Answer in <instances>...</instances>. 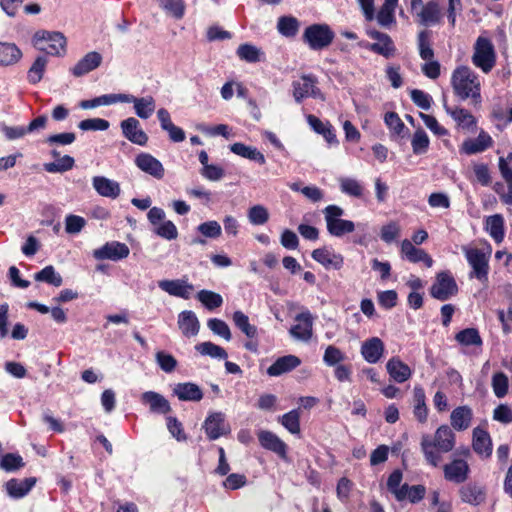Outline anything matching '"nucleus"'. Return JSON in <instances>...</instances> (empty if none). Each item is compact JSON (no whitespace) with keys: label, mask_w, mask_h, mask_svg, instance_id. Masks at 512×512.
Instances as JSON below:
<instances>
[{"label":"nucleus","mask_w":512,"mask_h":512,"mask_svg":"<svg viewBox=\"0 0 512 512\" xmlns=\"http://www.w3.org/2000/svg\"><path fill=\"white\" fill-rule=\"evenodd\" d=\"M421 451L426 462L437 467L441 462V453H448L455 446V433L448 425H441L437 428L434 436L424 434L421 437Z\"/></svg>","instance_id":"nucleus-1"},{"label":"nucleus","mask_w":512,"mask_h":512,"mask_svg":"<svg viewBox=\"0 0 512 512\" xmlns=\"http://www.w3.org/2000/svg\"><path fill=\"white\" fill-rule=\"evenodd\" d=\"M451 84L454 93L461 100L471 99L474 104L481 102V84L478 75L467 66L453 71Z\"/></svg>","instance_id":"nucleus-2"},{"label":"nucleus","mask_w":512,"mask_h":512,"mask_svg":"<svg viewBox=\"0 0 512 512\" xmlns=\"http://www.w3.org/2000/svg\"><path fill=\"white\" fill-rule=\"evenodd\" d=\"M462 252L469 264L471 271L469 272L470 279H477L484 286L488 283L489 275V261L491 257V246L487 245L485 248H478L472 246H462Z\"/></svg>","instance_id":"nucleus-3"},{"label":"nucleus","mask_w":512,"mask_h":512,"mask_svg":"<svg viewBox=\"0 0 512 512\" xmlns=\"http://www.w3.org/2000/svg\"><path fill=\"white\" fill-rule=\"evenodd\" d=\"M335 37L328 24L317 23L305 28L302 39L311 50H323L331 45Z\"/></svg>","instance_id":"nucleus-4"},{"label":"nucleus","mask_w":512,"mask_h":512,"mask_svg":"<svg viewBox=\"0 0 512 512\" xmlns=\"http://www.w3.org/2000/svg\"><path fill=\"white\" fill-rule=\"evenodd\" d=\"M66 38L60 32H37L33 37L35 48L51 56H62L66 53Z\"/></svg>","instance_id":"nucleus-5"},{"label":"nucleus","mask_w":512,"mask_h":512,"mask_svg":"<svg viewBox=\"0 0 512 512\" xmlns=\"http://www.w3.org/2000/svg\"><path fill=\"white\" fill-rule=\"evenodd\" d=\"M472 63L484 73H489L496 63V54L492 42L486 37H478L474 45Z\"/></svg>","instance_id":"nucleus-6"},{"label":"nucleus","mask_w":512,"mask_h":512,"mask_svg":"<svg viewBox=\"0 0 512 512\" xmlns=\"http://www.w3.org/2000/svg\"><path fill=\"white\" fill-rule=\"evenodd\" d=\"M411 10L417 16L418 22L423 26H432L441 22V9L434 0L426 4L422 0H411Z\"/></svg>","instance_id":"nucleus-7"},{"label":"nucleus","mask_w":512,"mask_h":512,"mask_svg":"<svg viewBox=\"0 0 512 512\" xmlns=\"http://www.w3.org/2000/svg\"><path fill=\"white\" fill-rule=\"evenodd\" d=\"M458 293V285L449 271H443L436 275L430 288V295L440 301H446Z\"/></svg>","instance_id":"nucleus-8"},{"label":"nucleus","mask_w":512,"mask_h":512,"mask_svg":"<svg viewBox=\"0 0 512 512\" xmlns=\"http://www.w3.org/2000/svg\"><path fill=\"white\" fill-rule=\"evenodd\" d=\"M366 33L370 38L376 40L377 42L362 44L364 48L385 58L394 56L396 48L392 38L388 34L375 29H368Z\"/></svg>","instance_id":"nucleus-9"},{"label":"nucleus","mask_w":512,"mask_h":512,"mask_svg":"<svg viewBox=\"0 0 512 512\" xmlns=\"http://www.w3.org/2000/svg\"><path fill=\"white\" fill-rule=\"evenodd\" d=\"M293 97L297 103H300L306 97L324 100V95L317 87V79L312 75H303L299 81H294Z\"/></svg>","instance_id":"nucleus-10"},{"label":"nucleus","mask_w":512,"mask_h":512,"mask_svg":"<svg viewBox=\"0 0 512 512\" xmlns=\"http://www.w3.org/2000/svg\"><path fill=\"white\" fill-rule=\"evenodd\" d=\"M203 429L209 440H216L230 432L222 412H210L203 423Z\"/></svg>","instance_id":"nucleus-11"},{"label":"nucleus","mask_w":512,"mask_h":512,"mask_svg":"<svg viewBox=\"0 0 512 512\" xmlns=\"http://www.w3.org/2000/svg\"><path fill=\"white\" fill-rule=\"evenodd\" d=\"M130 253L129 247L125 243L118 241L107 242L102 247L93 251V257L97 260L109 259L118 261L128 257Z\"/></svg>","instance_id":"nucleus-12"},{"label":"nucleus","mask_w":512,"mask_h":512,"mask_svg":"<svg viewBox=\"0 0 512 512\" xmlns=\"http://www.w3.org/2000/svg\"><path fill=\"white\" fill-rule=\"evenodd\" d=\"M120 127L124 137L131 143L145 146L148 142V135L141 128L140 122L134 118L129 117L120 123Z\"/></svg>","instance_id":"nucleus-13"},{"label":"nucleus","mask_w":512,"mask_h":512,"mask_svg":"<svg viewBox=\"0 0 512 512\" xmlns=\"http://www.w3.org/2000/svg\"><path fill=\"white\" fill-rule=\"evenodd\" d=\"M135 165L144 173L155 179H162L165 175L163 164L149 153L142 152L135 157Z\"/></svg>","instance_id":"nucleus-14"},{"label":"nucleus","mask_w":512,"mask_h":512,"mask_svg":"<svg viewBox=\"0 0 512 512\" xmlns=\"http://www.w3.org/2000/svg\"><path fill=\"white\" fill-rule=\"evenodd\" d=\"M458 493L463 503L472 506H478L482 504L486 499L485 487L476 482H469L465 485H462L459 488Z\"/></svg>","instance_id":"nucleus-15"},{"label":"nucleus","mask_w":512,"mask_h":512,"mask_svg":"<svg viewBox=\"0 0 512 512\" xmlns=\"http://www.w3.org/2000/svg\"><path fill=\"white\" fill-rule=\"evenodd\" d=\"M158 286L169 295L183 299H189L194 291V286L185 279L161 280Z\"/></svg>","instance_id":"nucleus-16"},{"label":"nucleus","mask_w":512,"mask_h":512,"mask_svg":"<svg viewBox=\"0 0 512 512\" xmlns=\"http://www.w3.org/2000/svg\"><path fill=\"white\" fill-rule=\"evenodd\" d=\"M446 480L454 483H464L470 472L468 463L463 459H454L443 467Z\"/></svg>","instance_id":"nucleus-17"},{"label":"nucleus","mask_w":512,"mask_h":512,"mask_svg":"<svg viewBox=\"0 0 512 512\" xmlns=\"http://www.w3.org/2000/svg\"><path fill=\"white\" fill-rule=\"evenodd\" d=\"M257 435L263 448L276 453L282 459H286L287 445L276 434L267 430H260Z\"/></svg>","instance_id":"nucleus-18"},{"label":"nucleus","mask_w":512,"mask_h":512,"mask_svg":"<svg viewBox=\"0 0 512 512\" xmlns=\"http://www.w3.org/2000/svg\"><path fill=\"white\" fill-rule=\"evenodd\" d=\"M385 351L384 342L378 337L365 340L361 345V355L370 364L379 362Z\"/></svg>","instance_id":"nucleus-19"},{"label":"nucleus","mask_w":512,"mask_h":512,"mask_svg":"<svg viewBox=\"0 0 512 512\" xmlns=\"http://www.w3.org/2000/svg\"><path fill=\"white\" fill-rule=\"evenodd\" d=\"M103 57L96 51H91L82 57L71 69L70 72L75 77H81L98 68L102 63Z\"/></svg>","instance_id":"nucleus-20"},{"label":"nucleus","mask_w":512,"mask_h":512,"mask_svg":"<svg viewBox=\"0 0 512 512\" xmlns=\"http://www.w3.org/2000/svg\"><path fill=\"white\" fill-rule=\"evenodd\" d=\"M296 321L299 323L291 327V336L297 340L309 341L312 337L313 326L311 314L309 312L300 313L296 316Z\"/></svg>","instance_id":"nucleus-21"},{"label":"nucleus","mask_w":512,"mask_h":512,"mask_svg":"<svg viewBox=\"0 0 512 512\" xmlns=\"http://www.w3.org/2000/svg\"><path fill=\"white\" fill-rule=\"evenodd\" d=\"M312 258L325 268H333L335 270L341 269L344 264L343 256L328 248L315 249L312 252Z\"/></svg>","instance_id":"nucleus-22"},{"label":"nucleus","mask_w":512,"mask_h":512,"mask_svg":"<svg viewBox=\"0 0 512 512\" xmlns=\"http://www.w3.org/2000/svg\"><path fill=\"white\" fill-rule=\"evenodd\" d=\"M386 370L390 378L397 383H403L412 376L411 368L397 356L387 361Z\"/></svg>","instance_id":"nucleus-23"},{"label":"nucleus","mask_w":512,"mask_h":512,"mask_svg":"<svg viewBox=\"0 0 512 512\" xmlns=\"http://www.w3.org/2000/svg\"><path fill=\"white\" fill-rule=\"evenodd\" d=\"M493 139L485 131H481L475 139H468L463 142L461 152L467 155H473L484 152L492 147Z\"/></svg>","instance_id":"nucleus-24"},{"label":"nucleus","mask_w":512,"mask_h":512,"mask_svg":"<svg viewBox=\"0 0 512 512\" xmlns=\"http://www.w3.org/2000/svg\"><path fill=\"white\" fill-rule=\"evenodd\" d=\"M92 185L99 195L111 199H116L121 192L120 185L117 181L104 176L93 177Z\"/></svg>","instance_id":"nucleus-25"},{"label":"nucleus","mask_w":512,"mask_h":512,"mask_svg":"<svg viewBox=\"0 0 512 512\" xmlns=\"http://www.w3.org/2000/svg\"><path fill=\"white\" fill-rule=\"evenodd\" d=\"M143 404L148 405L152 413L167 414L171 411L169 401L161 394L154 391H147L141 395Z\"/></svg>","instance_id":"nucleus-26"},{"label":"nucleus","mask_w":512,"mask_h":512,"mask_svg":"<svg viewBox=\"0 0 512 512\" xmlns=\"http://www.w3.org/2000/svg\"><path fill=\"white\" fill-rule=\"evenodd\" d=\"M401 254L412 263L423 262L427 267L433 265V259L423 250L416 248L411 241L405 239L401 243Z\"/></svg>","instance_id":"nucleus-27"},{"label":"nucleus","mask_w":512,"mask_h":512,"mask_svg":"<svg viewBox=\"0 0 512 512\" xmlns=\"http://www.w3.org/2000/svg\"><path fill=\"white\" fill-rule=\"evenodd\" d=\"M472 447L478 455L489 457L492 454V441L489 433L480 427L474 428Z\"/></svg>","instance_id":"nucleus-28"},{"label":"nucleus","mask_w":512,"mask_h":512,"mask_svg":"<svg viewBox=\"0 0 512 512\" xmlns=\"http://www.w3.org/2000/svg\"><path fill=\"white\" fill-rule=\"evenodd\" d=\"M173 393L180 401L199 402L203 398L201 388L192 382L176 384Z\"/></svg>","instance_id":"nucleus-29"},{"label":"nucleus","mask_w":512,"mask_h":512,"mask_svg":"<svg viewBox=\"0 0 512 512\" xmlns=\"http://www.w3.org/2000/svg\"><path fill=\"white\" fill-rule=\"evenodd\" d=\"M178 326L186 337L196 336L200 329V323L196 314L191 310L182 311L178 315Z\"/></svg>","instance_id":"nucleus-30"},{"label":"nucleus","mask_w":512,"mask_h":512,"mask_svg":"<svg viewBox=\"0 0 512 512\" xmlns=\"http://www.w3.org/2000/svg\"><path fill=\"white\" fill-rule=\"evenodd\" d=\"M301 364V360L295 355H285L279 357L268 369L269 376H280L290 372Z\"/></svg>","instance_id":"nucleus-31"},{"label":"nucleus","mask_w":512,"mask_h":512,"mask_svg":"<svg viewBox=\"0 0 512 512\" xmlns=\"http://www.w3.org/2000/svg\"><path fill=\"white\" fill-rule=\"evenodd\" d=\"M473 411L469 406H459L450 415L451 426L457 431H464L471 425Z\"/></svg>","instance_id":"nucleus-32"},{"label":"nucleus","mask_w":512,"mask_h":512,"mask_svg":"<svg viewBox=\"0 0 512 512\" xmlns=\"http://www.w3.org/2000/svg\"><path fill=\"white\" fill-rule=\"evenodd\" d=\"M36 483V478L30 477L22 480L10 479L5 484L8 495L12 498H22L29 493Z\"/></svg>","instance_id":"nucleus-33"},{"label":"nucleus","mask_w":512,"mask_h":512,"mask_svg":"<svg viewBox=\"0 0 512 512\" xmlns=\"http://www.w3.org/2000/svg\"><path fill=\"white\" fill-rule=\"evenodd\" d=\"M485 230L495 242H502L505 236L503 216L501 214H494L486 217Z\"/></svg>","instance_id":"nucleus-34"},{"label":"nucleus","mask_w":512,"mask_h":512,"mask_svg":"<svg viewBox=\"0 0 512 512\" xmlns=\"http://www.w3.org/2000/svg\"><path fill=\"white\" fill-rule=\"evenodd\" d=\"M21 57L22 52L15 44L0 42V66L14 65Z\"/></svg>","instance_id":"nucleus-35"},{"label":"nucleus","mask_w":512,"mask_h":512,"mask_svg":"<svg viewBox=\"0 0 512 512\" xmlns=\"http://www.w3.org/2000/svg\"><path fill=\"white\" fill-rule=\"evenodd\" d=\"M230 150L234 154L241 156L243 158L256 161L260 164L265 163L264 155L254 147L247 146L240 142H236L230 146Z\"/></svg>","instance_id":"nucleus-36"},{"label":"nucleus","mask_w":512,"mask_h":512,"mask_svg":"<svg viewBox=\"0 0 512 512\" xmlns=\"http://www.w3.org/2000/svg\"><path fill=\"white\" fill-rule=\"evenodd\" d=\"M133 105L136 115L141 119H148L156 108L155 100L152 96L135 97Z\"/></svg>","instance_id":"nucleus-37"},{"label":"nucleus","mask_w":512,"mask_h":512,"mask_svg":"<svg viewBox=\"0 0 512 512\" xmlns=\"http://www.w3.org/2000/svg\"><path fill=\"white\" fill-rule=\"evenodd\" d=\"M300 22L293 16H281L277 21L278 32L287 37H295L299 31Z\"/></svg>","instance_id":"nucleus-38"},{"label":"nucleus","mask_w":512,"mask_h":512,"mask_svg":"<svg viewBox=\"0 0 512 512\" xmlns=\"http://www.w3.org/2000/svg\"><path fill=\"white\" fill-rule=\"evenodd\" d=\"M446 112L458 123L459 126L465 129H471L476 125L474 116L466 109L463 108H449L445 105Z\"/></svg>","instance_id":"nucleus-39"},{"label":"nucleus","mask_w":512,"mask_h":512,"mask_svg":"<svg viewBox=\"0 0 512 512\" xmlns=\"http://www.w3.org/2000/svg\"><path fill=\"white\" fill-rule=\"evenodd\" d=\"M456 341L463 346L480 347L483 343L482 338L476 328H466L455 335Z\"/></svg>","instance_id":"nucleus-40"},{"label":"nucleus","mask_w":512,"mask_h":512,"mask_svg":"<svg viewBox=\"0 0 512 512\" xmlns=\"http://www.w3.org/2000/svg\"><path fill=\"white\" fill-rule=\"evenodd\" d=\"M195 350L203 356H209L214 359H227L228 357L224 348L210 341L197 344Z\"/></svg>","instance_id":"nucleus-41"},{"label":"nucleus","mask_w":512,"mask_h":512,"mask_svg":"<svg viewBox=\"0 0 512 512\" xmlns=\"http://www.w3.org/2000/svg\"><path fill=\"white\" fill-rule=\"evenodd\" d=\"M384 122L393 135L398 137L406 136L408 129L397 113L387 112L384 116Z\"/></svg>","instance_id":"nucleus-42"},{"label":"nucleus","mask_w":512,"mask_h":512,"mask_svg":"<svg viewBox=\"0 0 512 512\" xmlns=\"http://www.w3.org/2000/svg\"><path fill=\"white\" fill-rule=\"evenodd\" d=\"M36 281L45 282L55 287H59L63 283V279L59 273L56 272L52 265L44 267L41 271L34 275Z\"/></svg>","instance_id":"nucleus-43"},{"label":"nucleus","mask_w":512,"mask_h":512,"mask_svg":"<svg viewBox=\"0 0 512 512\" xmlns=\"http://www.w3.org/2000/svg\"><path fill=\"white\" fill-rule=\"evenodd\" d=\"M327 231L334 237H342L345 234L352 233L355 230L354 222L350 220L339 219L326 224Z\"/></svg>","instance_id":"nucleus-44"},{"label":"nucleus","mask_w":512,"mask_h":512,"mask_svg":"<svg viewBox=\"0 0 512 512\" xmlns=\"http://www.w3.org/2000/svg\"><path fill=\"white\" fill-rule=\"evenodd\" d=\"M414 415L418 421L424 423L427 420L428 410L425 403V393L421 387L414 388Z\"/></svg>","instance_id":"nucleus-45"},{"label":"nucleus","mask_w":512,"mask_h":512,"mask_svg":"<svg viewBox=\"0 0 512 512\" xmlns=\"http://www.w3.org/2000/svg\"><path fill=\"white\" fill-rule=\"evenodd\" d=\"M270 217L268 209L260 204L250 207L247 211V218L252 225L260 226L268 222Z\"/></svg>","instance_id":"nucleus-46"},{"label":"nucleus","mask_w":512,"mask_h":512,"mask_svg":"<svg viewBox=\"0 0 512 512\" xmlns=\"http://www.w3.org/2000/svg\"><path fill=\"white\" fill-rule=\"evenodd\" d=\"M47 66V59L44 56L36 58L27 73V80L31 84L39 83L44 75Z\"/></svg>","instance_id":"nucleus-47"},{"label":"nucleus","mask_w":512,"mask_h":512,"mask_svg":"<svg viewBox=\"0 0 512 512\" xmlns=\"http://www.w3.org/2000/svg\"><path fill=\"white\" fill-rule=\"evenodd\" d=\"M233 321L248 338L257 336V327L249 323V318L242 311H236L233 314Z\"/></svg>","instance_id":"nucleus-48"},{"label":"nucleus","mask_w":512,"mask_h":512,"mask_svg":"<svg viewBox=\"0 0 512 512\" xmlns=\"http://www.w3.org/2000/svg\"><path fill=\"white\" fill-rule=\"evenodd\" d=\"M429 144L430 140L427 133L422 128L416 130L411 140L413 153L416 155L426 153L429 148Z\"/></svg>","instance_id":"nucleus-49"},{"label":"nucleus","mask_w":512,"mask_h":512,"mask_svg":"<svg viewBox=\"0 0 512 512\" xmlns=\"http://www.w3.org/2000/svg\"><path fill=\"white\" fill-rule=\"evenodd\" d=\"M340 190L342 193L352 197L360 198L363 195V186L353 178L343 177L339 180Z\"/></svg>","instance_id":"nucleus-50"},{"label":"nucleus","mask_w":512,"mask_h":512,"mask_svg":"<svg viewBox=\"0 0 512 512\" xmlns=\"http://www.w3.org/2000/svg\"><path fill=\"white\" fill-rule=\"evenodd\" d=\"M197 299L208 309L213 310L218 308L223 303V298L220 294L210 291L201 290L197 294Z\"/></svg>","instance_id":"nucleus-51"},{"label":"nucleus","mask_w":512,"mask_h":512,"mask_svg":"<svg viewBox=\"0 0 512 512\" xmlns=\"http://www.w3.org/2000/svg\"><path fill=\"white\" fill-rule=\"evenodd\" d=\"M280 423L291 433H300V413L294 409L279 418Z\"/></svg>","instance_id":"nucleus-52"},{"label":"nucleus","mask_w":512,"mask_h":512,"mask_svg":"<svg viewBox=\"0 0 512 512\" xmlns=\"http://www.w3.org/2000/svg\"><path fill=\"white\" fill-rule=\"evenodd\" d=\"M74 163L75 161L71 156L65 155L54 162L45 163L44 169L49 173H63L72 169Z\"/></svg>","instance_id":"nucleus-53"},{"label":"nucleus","mask_w":512,"mask_h":512,"mask_svg":"<svg viewBox=\"0 0 512 512\" xmlns=\"http://www.w3.org/2000/svg\"><path fill=\"white\" fill-rule=\"evenodd\" d=\"M429 37H430V32L427 30H424L418 34V39H417L419 55L425 61H430L434 58V51L431 47Z\"/></svg>","instance_id":"nucleus-54"},{"label":"nucleus","mask_w":512,"mask_h":512,"mask_svg":"<svg viewBox=\"0 0 512 512\" xmlns=\"http://www.w3.org/2000/svg\"><path fill=\"white\" fill-rule=\"evenodd\" d=\"M160 7L176 19L184 16L185 6L183 0H157Z\"/></svg>","instance_id":"nucleus-55"},{"label":"nucleus","mask_w":512,"mask_h":512,"mask_svg":"<svg viewBox=\"0 0 512 512\" xmlns=\"http://www.w3.org/2000/svg\"><path fill=\"white\" fill-rule=\"evenodd\" d=\"M154 232L159 237L166 240H174L178 237L176 225L171 220H165L154 228Z\"/></svg>","instance_id":"nucleus-56"},{"label":"nucleus","mask_w":512,"mask_h":512,"mask_svg":"<svg viewBox=\"0 0 512 512\" xmlns=\"http://www.w3.org/2000/svg\"><path fill=\"white\" fill-rule=\"evenodd\" d=\"M207 326L214 334L224 338L226 341L231 340V331L225 321L218 318H212L208 320Z\"/></svg>","instance_id":"nucleus-57"},{"label":"nucleus","mask_w":512,"mask_h":512,"mask_svg":"<svg viewBox=\"0 0 512 512\" xmlns=\"http://www.w3.org/2000/svg\"><path fill=\"white\" fill-rule=\"evenodd\" d=\"M24 466L23 458L19 454L8 453L5 454L1 461L0 467L1 469L11 472L18 470Z\"/></svg>","instance_id":"nucleus-58"},{"label":"nucleus","mask_w":512,"mask_h":512,"mask_svg":"<svg viewBox=\"0 0 512 512\" xmlns=\"http://www.w3.org/2000/svg\"><path fill=\"white\" fill-rule=\"evenodd\" d=\"M109 126V122L101 118L85 119L78 123L79 129L82 131H105Z\"/></svg>","instance_id":"nucleus-59"},{"label":"nucleus","mask_w":512,"mask_h":512,"mask_svg":"<svg viewBox=\"0 0 512 512\" xmlns=\"http://www.w3.org/2000/svg\"><path fill=\"white\" fill-rule=\"evenodd\" d=\"M492 388L498 398H503L508 392V377L503 372H497L492 377Z\"/></svg>","instance_id":"nucleus-60"},{"label":"nucleus","mask_w":512,"mask_h":512,"mask_svg":"<svg viewBox=\"0 0 512 512\" xmlns=\"http://www.w3.org/2000/svg\"><path fill=\"white\" fill-rule=\"evenodd\" d=\"M345 360V354L337 347L329 345L324 352L323 361L327 366L339 365Z\"/></svg>","instance_id":"nucleus-61"},{"label":"nucleus","mask_w":512,"mask_h":512,"mask_svg":"<svg viewBox=\"0 0 512 512\" xmlns=\"http://www.w3.org/2000/svg\"><path fill=\"white\" fill-rule=\"evenodd\" d=\"M375 18L380 26L389 28L396 22L395 9L381 5Z\"/></svg>","instance_id":"nucleus-62"},{"label":"nucleus","mask_w":512,"mask_h":512,"mask_svg":"<svg viewBox=\"0 0 512 512\" xmlns=\"http://www.w3.org/2000/svg\"><path fill=\"white\" fill-rule=\"evenodd\" d=\"M237 55L240 59L250 63L259 61L260 50L250 44H242L237 49Z\"/></svg>","instance_id":"nucleus-63"},{"label":"nucleus","mask_w":512,"mask_h":512,"mask_svg":"<svg viewBox=\"0 0 512 512\" xmlns=\"http://www.w3.org/2000/svg\"><path fill=\"white\" fill-rule=\"evenodd\" d=\"M86 220L78 215H67L65 218V230L68 234H78L85 227Z\"/></svg>","instance_id":"nucleus-64"}]
</instances>
